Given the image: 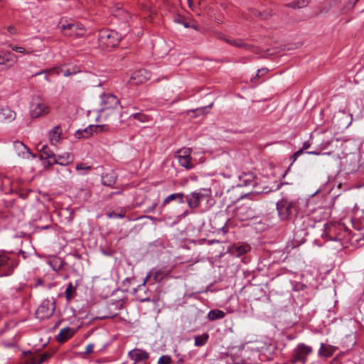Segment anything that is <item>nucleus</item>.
Returning a JSON list of instances; mask_svg holds the SVG:
<instances>
[{
	"instance_id": "f257e3e1",
	"label": "nucleus",
	"mask_w": 364,
	"mask_h": 364,
	"mask_svg": "<svg viewBox=\"0 0 364 364\" xmlns=\"http://www.w3.org/2000/svg\"><path fill=\"white\" fill-rule=\"evenodd\" d=\"M299 198H283L276 204L279 218L282 221L291 220L299 210Z\"/></svg>"
},
{
	"instance_id": "f03ea898",
	"label": "nucleus",
	"mask_w": 364,
	"mask_h": 364,
	"mask_svg": "<svg viewBox=\"0 0 364 364\" xmlns=\"http://www.w3.org/2000/svg\"><path fill=\"white\" fill-rule=\"evenodd\" d=\"M59 28L65 36L78 38L84 37L86 33L85 27L80 23L62 19Z\"/></svg>"
},
{
	"instance_id": "7ed1b4c3",
	"label": "nucleus",
	"mask_w": 364,
	"mask_h": 364,
	"mask_svg": "<svg viewBox=\"0 0 364 364\" xmlns=\"http://www.w3.org/2000/svg\"><path fill=\"white\" fill-rule=\"evenodd\" d=\"M30 114L32 118H38L50 112V107L40 96H34L30 103Z\"/></svg>"
},
{
	"instance_id": "20e7f679",
	"label": "nucleus",
	"mask_w": 364,
	"mask_h": 364,
	"mask_svg": "<svg viewBox=\"0 0 364 364\" xmlns=\"http://www.w3.org/2000/svg\"><path fill=\"white\" fill-rule=\"evenodd\" d=\"M119 40L120 38L118 33L114 31L105 29L100 31L99 33V43L102 47L107 49L115 47Z\"/></svg>"
},
{
	"instance_id": "39448f33",
	"label": "nucleus",
	"mask_w": 364,
	"mask_h": 364,
	"mask_svg": "<svg viewBox=\"0 0 364 364\" xmlns=\"http://www.w3.org/2000/svg\"><path fill=\"white\" fill-rule=\"evenodd\" d=\"M211 198V195L210 191L205 189L198 190L193 192H191L190 194L186 196V200L188 203V205L190 208L194 209L197 208L201 201L207 200Z\"/></svg>"
},
{
	"instance_id": "423d86ee",
	"label": "nucleus",
	"mask_w": 364,
	"mask_h": 364,
	"mask_svg": "<svg viewBox=\"0 0 364 364\" xmlns=\"http://www.w3.org/2000/svg\"><path fill=\"white\" fill-rule=\"evenodd\" d=\"M18 61V57L9 50L0 51V72L12 68Z\"/></svg>"
},
{
	"instance_id": "0eeeda50",
	"label": "nucleus",
	"mask_w": 364,
	"mask_h": 364,
	"mask_svg": "<svg viewBox=\"0 0 364 364\" xmlns=\"http://www.w3.org/2000/svg\"><path fill=\"white\" fill-rule=\"evenodd\" d=\"M16 264L6 254L0 252V277L11 274Z\"/></svg>"
},
{
	"instance_id": "6e6552de",
	"label": "nucleus",
	"mask_w": 364,
	"mask_h": 364,
	"mask_svg": "<svg viewBox=\"0 0 364 364\" xmlns=\"http://www.w3.org/2000/svg\"><path fill=\"white\" fill-rule=\"evenodd\" d=\"M312 352V348L304 343L297 346L292 357L293 363H301L304 364L306 362L307 356Z\"/></svg>"
},
{
	"instance_id": "1a4fd4ad",
	"label": "nucleus",
	"mask_w": 364,
	"mask_h": 364,
	"mask_svg": "<svg viewBox=\"0 0 364 364\" xmlns=\"http://www.w3.org/2000/svg\"><path fill=\"white\" fill-rule=\"evenodd\" d=\"M101 109L102 112L108 109H114L119 105V100L113 94L104 93L101 95Z\"/></svg>"
},
{
	"instance_id": "9d476101",
	"label": "nucleus",
	"mask_w": 364,
	"mask_h": 364,
	"mask_svg": "<svg viewBox=\"0 0 364 364\" xmlns=\"http://www.w3.org/2000/svg\"><path fill=\"white\" fill-rule=\"evenodd\" d=\"M55 308V301L46 299L38 306L36 314L41 319L49 318L53 314Z\"/></svg>"
},
{
	"instance_id": "9b49d317",
	"label": "nucleus",
	"mask_w": 364,
	"mask_h": 364,
	"mask_svg": "<svg viewBox=\"0 0 364 364\" xmlns=\"http://www.w3.org/2000/svg\"><path fill=\"white\" fill-rule=\"evenodd\" d=\"M109 127L107 125L102 124V125H90L88 127L85 128L83 130H78L77 132V136L78 138L83 137V138H87L93 133H102L104 132L108 131Z\"/></svg>"
},
{
	"instance_id": "f8f14e48",
	"label": "nucleus",
	"mask_w": 364,
	"mask_h": 364,
	"mask_svg": "<svg viewBox=\"0 0 364 364\" xmlns=\"http://www.w3.org/2000/svg\"><path fill=\"white\" fill-rule=\"evenodd\" d=\"M150 78L151 73L148 70L145 69H140L132 73L129 82L131 85H137L146 82Z\"/></svg>"
},
{
	"instance_id": "ddd939ff",
	"label": "nucleus",
	"mask_w": 364,
	"mask_h": 364,
	"mask_svg": "<svg viewBox=\"0 0 364 364\" xmlns=\"http://www.w3.org/2000/svg\"><path fill=\"white\" fill-rule=\"evenodd\" d=\"M74 161V156L69 152H63L55 155L51 164H56L63 166H66L72 164Z\"/></svg>"
},
{
	"instance_id": "4468645a",
	"label": "nucleus",
	"mask_w": 364,
	"mask_h": 364,
	"mask_svg": "<svg viewBox=\"0 0 364 364\" xmlns=\"http://www.w3.org/2000/svg\"><path fill=\"white\" fill-rule=\"evenodd\" d=\"M48 139L51 145L56 146L63 139V132L60 126L57 125L48 132Z\"/></svg>"
},
{
	"instance_id": "2eb2a0df",
	"label": "nucleus",
	"mask_w": 364,
	"mask_h": 364,
	"mask_svg": "<svg viewBox=\"0 0 364 364\" xmlns=\"http://www.w3.org/2000/svg\"><path fill=\"white\" fill-rule=\"evenodd\" d=\"M16 114L8 106H0V122H11L16 119Z\"/></svg>"
},
{
	"instance_id": "dca6fc26",
	"label": "nucleus",
	"mask_w": 364,
	"mask_h": 364,
	"mask_svg": "<svg viewBox=\"0 0 364 364\" xmlns=\"http://www.w3.org/2000/svg\"><path fill=\"white\" fill-rule=\"evenodd\" d=\"M129 357L134 363H145L149 358V353L141 349H134L128 353Z\"/></svg>"
},
{
	"instance_id": "f3484780",
	"label": "nucleus",
	"mask_w": 364,
	"mask_h": 364,
	"mask_svg": "<svg viewBox=\"0 0 364 364\" xmlns=\"http://www.w3.org/2000/svg\"><path fill=\"white\" fill-rule=\"evenodd\" d=\"M14 147L17 152V154L21 156L22 158H35V155H33L30 151L29 149L26 145H24L21 141H16L14 143Z\"/></svg>"
},
{
	"instance_id": "a211bd4d",
	"label": "nucleus",
	"mask_w": 364,
	"mask_h": 364,
	"mask_svg": "<svg viewBox=\"0 0 364 364\" xmlns=\"http://www.w3.org/2000/svg\"><path fill=\"white\" fill-rule=\"evenodd\" d=\"M51 353L48 352H44L41 354L32 355L27 359V364H41L49 358H50Z\"/></svg>"
},
{
	"instance_id": "6ab92c4d",
	"label": "nucleus",
	"mask_w": 364,
	"mask_h": 364,
	"mask_svg": "<svg viewBox=\"0 0 364 364\" xmlns=\"http://www.w3.org/2000/svg\"><path fill=\"white\" fill-rule=\"evenodd\" d=\"M251 247L248 244L235 245L231 249V253L236 256L240 257L250 250Z\"/></svg>"
},
{
	"instance_id": "aec40b11",
	"label": "nucleus",
	"mask_w": 364,
	"mask_h": 364,
	"mask_svg": "<svg viewBox=\"0 0 364 364\" xmlns=\"http://www.w3.org/2000/svg\"><path fill=\"white\" fill-rule=\"evenodd\" d=\"M75 333V331L69 327L62 328L58 336H56V339L60 343H63L70 338H71Z\"/></svg>"
},
{
	"instance_id": "412c9836",
	"label": "nucleus",
	"mask_w": 364,
	"mask_h": 364,
	"mask_svg": "<svg viewBox=\"0 0 364 364\" xmlns=\"http://www.w3.org/2000/svg\"><path fill=\"white\" fill-rule=\"evenodd\" d=\"M236 215L242 220L253 217L252 211L247 205H241L240 208H238Z\"/></svg>"
},
{
	"instance_id": "4be33fe9",
	"label": "nucleus",
	"mask_w": 364,
	"mask_h": 364,
	"mask_svg": "<svg viewBox=\"0 0 364 364\" xmlns=\"http://www.w3.org/2000/svg\"><path fill=\"white\" fill-rule=\"evenodd\" d=\"M173 200H177L179 203H185L184 195L182 193H175L168 196L163 201V205H166Z\"/></svg>"
},
{
	"instance_id": "5701e85b",
	"label": "nucleus",
	"mask_w": 364,
	"mask_h": 364,
	"mask_svg": "<svg viewBox=\"0 0 364 364\" xmlns=\"http://www.w3.org/2000/svg\"><path fill=\"white\" fill-rule=\"evenodd\" d=\"M225 316L224 311L219 309H214L209 311L208 318L210 321L221 319Z\"/></svg>"
},
{
	"instance_id": "b1692460",
	"label": "nucleus",
	"mask_w": 364,
	"mask_h": 364,
	"mask_svg": "<svg viewBox=\"0 0 364 364\" xmlns=\"http://www.w3.org/2000/svg\"><path fill=\"white\" fill-rule=\"evenodd\" d=\"M254 176L252 173H245L244 175L240 176V186H247L250 185L253 182Z\"/></svg>"
},
{
	"instance_id": "393cba45",
	"label": "nucleus",
	"mask_w": 364,
	"mask_h": 364,
	"mask_svg": "<svg viewBox=\"0 0 364 364\" xmlns=\"http://www.w3.org/2000/svg\"><path fill=\"white\" fill-rule=\"evenodd\" d=\"M179 164L186 168V169H191L193 168V164L191 162V158L183 157L181 156H176Z\"/></svg>"
},
{
	"instance_id": "a878e982",
	"label": "nucleus",
	"mask_w": 364,
	"mask_h": 364,
	"mask_svg": "<svg viewBox=\"0 0 364 364\" xmlns=\"http://www.w3.org/2000/svg\"><path fill=\"white\" fill-rule=\"evenodd\" d=\"M41 158L47 159H54L55 154L46 145L41 148Z\"/></svg>"
},
{
	"instance_id": "bb28decb",
	"label": "nucleus",
	"mask_w": 364,
	"mask_h": 364,
	"mask_svg": "<svg viewBox=\"0 0 364 364\" xmlns=\"http://www.w3.org/2000/svg\"><path fill=\"white\" fill-rule=\"evenodd\" d=\"M208 338L209 336L207 333H203L200 336H196L194 345L196 346H203L207 343Z\"/></svg>"
},
{
	"instance_id": "cd10ccee",
	"label": "nucleus",
	"mask_w": 364,
	"mask_h": 364,
	"mask_svg": "<svg viewBox=\"0 0 364 364\" xmlns=\"http://www.w3.org/2000/svg\"><path fill=\"white\" fill-rule=\"evenodd\" d=\"M225 41L233 46L242 47V48L246 46L245 43L240 39L228 38V39H225Z\"/></svg>"
},
{
	"instance_id": "c85d7f7f",
	"label": "nucleus",
	"mask_w": 364,
	"mask_h": 364,
	"mask_svg": "<svg viewBox=\"0 0 364 364\" xmlns=\"http://www.w3.org/2000/svg\"><path fill=\"white\" fill-rule=\"evenodd\" d=\"M91 169V166H87L85 164H82V163H80V164H77L76 165V170L80 173V174H85L88 171H90Z\"/></svg>"
},
{
	"instance_id": "c756f323",
	"label": "nucleus",
	"mask_w": 364,
	"mask_h": 364,
	"mask_svg": "<svg viewBox=\"0 0 364 364\" xmlns=\"http://www.w3.org/2000/svg\"><path fill=\"white\" fill-rule=\"evenodd\" d=\"M102 183L105 186H111L115 183V179L108 174L102 177Z\"/></svg>"
},
{
	"instance_id": "7c9ffc66",
	"label": "nucleus",
	"mask_w": 364,
	"mask_h": 364,
	"mask_svg": "<svg viewBox=\"0 0 364 364\" xmlns=\"http://www.w3.org/2000/svg\"><path fill=\"white\" fill-rule=\"evenodd\" d=\"M130 118H133L134 119L139 120L141 122H145L148 120V117L146 115H144L140 112H136V113L131 114Z\"/></svg>"
},
{
	"instance_id": "2f4dec72",
	"label": "nucleus",
	"mask_w": 364,
	"mask_h": 364,
	"mask_svg": "<svg viewBox=\"0 0 364 364\" xmlns=\"http://www.w3.org/2000/svg\"><path fill=\"white\" fill-rule=\"evenodd\" d=\"M192 152V149L191 148H182L178 151L177 156H181L183 157L191 158V154Z\"/></svg>"
},
{
	"instance_id": "473e14b6",
	"label": "nucleus",
	"mask_w": 364,
	"mask_h": 364,
	"mask_svg": "<svg viewBox=\"0 0 364 364\" xmlns=\"http://www.w3.org/2000/svg\"><path fill=\"white\" fill-rule=\"evenodd\" d=\"M74 292H75V288H74L73 284L70 283L65 289L66 299L68 300H70L73 296Z\"/></svg>"
},
{
	"instance_id": "72a5a7b5",
	"label": "nucleus",
	"mask_w": 364,
	"mask_h": 364,
	"mask_svg": "<svg viewBox=\"0 0 364 364\" xmlns=\"http://www.w3.org/2000/svg\"><path fill=\"white\" fill-rule=\"evenodd\" d=\"M306 4H307V1L306 0H300L296 2H292L289 4H288V6H289L294 9H296V8L304 7L306 6Z\"/></svg>"
},
{
	"instance_id": "f704fd0d",
	"label": "nucleus",
	"mask_w": 364,
	"mask_h": 364,
	"mask_svg": "<svg viewBox=\"0 0 364 364\" xmlns=\"http://www.w3.org/2000/svg\"><path fill=\"white\" fill-rule=\"evenodd\" d=\"M319 354L326 357H329L332 355V353L328 350L327 348L323 343H321V348L319 349Z\"/></svg>"
},
{
	"instance_id": "c9c22d12",
	"label": "nucleus",
	"mask_w": 364,
	"mask_h": 364,
	"mask_svg": "<svg viewBox=\"0 0 364 364\" xmlns=\"http://www.w3.org/2000/svg\"><path fill=\"white\" fill-rule=\"evenodd\" d=\"M171 358L168 355H162L159 358L157 364H170Z\"/></svg>"
},
{
	"instance_id": "e433bc0d",
	"label": "nucleus",
	"mask_w": 364,
	"mask_h": 364,
	"mask_svg": "<svg viewBox=\"0 0 364 364\" xmlns=\"http://www.w3.org/2000/svg\"><path fill=\"white\" fill-rule=\"evenodd\" d=\"M9 47L14 51H16L17 53H27L25 48L21 46H14L12 44H9Z\"/></svg>"
},
{
	"instance_id": "4c0bfd02",
	"label": "nucleus",
	"mask_w": 364,
	"mask_h": 364,
	"mask_svg": "<svg viewBox=\"0 0 364 364\" xmlns=\"http://www.w3.org/2000/svg\"><path fill=\"white\" fill-rule=\"evenodd\" d=\"M125 213L124 212H121L119 213H116L114 212L109 213L107 214V218H123L124 217Z\"/></svg>"
},
{
	"instance_id": "58836bf2",
	"label": "nucleus",
	"mask_w": 364,
	"mask_h": 364,
	"mask_svg": "<svg viewBox=\"0 0 364 364\" xmlns=\"http://www.w3.org/2000/svg\"><path fill=\"white\" fill-rule=\"evenodd\" d=\"M255 15L260 17L261 18L266 19L270 16V14L269 12H266V13L263 14L260 11H256Z\"/></svg>"
},
{
	"instance_id": "ea45409f",
	"label": "nucleus",
	"mask_w": 364,
	"mask_h": 364,
	"mask_svg": "<svg viewBox=\"0 0 364 364\" xmlns=\"http://www.w3.org/2000/svg\"><path fill=\"white\" fill-rule=\"evenodd\" d=\"M93 348H94V345L92 343H89L88 345H87V346L85 348V353L87 354V355L92 353L93 351Z\"/></svg>"
},
{
	"instance_id": "a19ab883",
	"label": "nucleus",
	"mask_w": 364,
	"mask_h": 364,
	"mask_svg": "<svg viewBox=\"0 0 364 364\" xmlns=\"http://www.w3.org/2000/svg\"><path fill=\"white\" fill-rule=\"evenodd\" d=\"M8 32L11 34H16L17 32L16 28L14 26H9L6 28Z\"/></svg>"
},
{
	"instance_id": "79ce46f5",
	"label": "nucleus",
	"mask_w": 364,
	"mask_h": 364,
	"mask_svg": "<svg viewBox=\"0 0 364 364\" xmlns=\"http://www.w3.org/2000/svg\"><path fill=\"white\" fill-rule=\"evenodd\" d=\"M306 154H308L309 155H316V156L321 154V152L316 151H307ZM327 154L328 155V154H330V153H328V152H327V153H322V155H327Z\"/></svg>"
},
{
	"instance_id": "37998d69",
	"label": "nucleus",
	"mask_w": 364,
	"mask_h": 364,
	"mask_svg": "<svg viewBox=\"0 0 364 364\" xmlns=\"http://www.w3.org/2000/svg\"><path fill=\"white\" fill-rule=\"evenodd\" d=\"M223 220V222H224V225H223L221 228H218V230H219L220 231H222L223 234H225V233L227 232V230H226L225 225H226V223H227V222L228 221V219H226V218H225V219H224V220Z\"/></svg>"
},
{
	"instance_id": "c03bdc74",
	"label": "nucleus",
	"mask_w": 364,
	"mask_h": 364,
	"mask_svg": "<svg viewBox=\"0 0 364 364\" xmlns=\"http://www.w3.org/2000/svg\"><path fill=\"white\" fill-rule=\"evenodd\" d=\"M303 149H299L297 151H296L294 154H293V159H294V161L296 160V159L301 155L303 154Z\"/></svg>"
},
{
	"instance_id": "a18cd8bd",
	"label": "nucleus",
	"mask_w": 364,
	"mask_h": 364,
	"mask_svg": "<svg viewBox=\"0 0 364 364\" xmlns=\"http://www.w3.org/2000/svg\"><path fill=\"white\" fill-rule=\"evenodd\" d=\"M310 146H311V143L309 141H305L303 144L302 147H301V149H303V151H304V150L308 149L310 147Z\"/></svg>"
},
{
	"instance_id": "49530a36",
	"label": "nucleus",
	"mask_w": 364,
	"mask_h": 364,
	"mask_svg": "<svg viewBox=\"0 0 364 364\" xmlns=\"http://www.w3.org/2000/svg\"><path fill=\"white\" fill-rule=\"evenodd\" d=\"M267 69H266V68L259 69L257 75V76L263 75L265 73H267Z\"/></svg>"
},
{
	"instance_id": "de8ad7c7",
	"label": "nucleus",
	"mask_w": 364,
	"mask_h": 364,
	"mask_svg": "<svg viewBox=\"0 0 364 364\" xmlns=\"http://www.w3.org/2000/svg\"><path fill=\"white\" fill-rule=\"evenodd\" d=\"M212 105H213V104H210V105H208V106H207V107H203L200 108V109H201L203 112H204V111H207V112H208V110L212 107Z\"/></svg>"
},
{
	"instance_id": "09e8293b",
	"label": "nucleus",
	"mask_w": 364,
	"mask_h": 364,
	"mask_svg": "<svg viewBox=\"0 0 364 364\" xmlns=\"http://www.w3.org/2000/svg\"><path fill=\"white\" fill-rule=\"evenodd\" d=\"M48 72H49V70H43V71H41V72H39V73H36V74H35V75H41V74H43V73H48Z\"/></svg>"
},
{
	"instance_id": "8fccbe9b",
	"label": "nucleus",
	"mask_w": 364,
	"mask_h": 364,
	"mask_svg": "<svg viewBox=\"0 0 364 364\" xmlns=\"http://www.w3.org/2000/svg\"><path fill=\"white\" fill-rule=\"evenodd\" d=\"M189 214V211L188 210H186L180 217L181 218H183V217H186Z\"/></svg>"
},
{
	"instance_id": "3c124183",
	"label": "nucleus",
	"mask_w": 364,
	"mask_h": 364,
	"mask_svg": "<svg viewBox=\"0 0 364 364\" xmlns=\"http://www.w3.org/2000/svg\"><path fill=\"white\" fill-rule=\"evenodd\" d=\"M151 273H149V274L146 276V277L145 278V279H144V283H143V284H144H144H145V283L147 282V280L149 279V278L151 277Z\"/></svg>"
},
{
	"instance_id": "603ef678",
	"label": "nucleus",
	"mask_w": 364,
	"mask_h": 364,
	"mask_svg": "<svg viewBox=\"0 0 364 364\" xmlns=\"http://www.w3.org/2000/svg\"><path fill=\"white\" fill-rule=\"evenodd\" d=\"M52 162H53V159H48V161L46 163H47L48 166H52L54 164H51Z\"/></svg>"
},
{
	"instance_id": "864d4df0",
	"label": "nucleus",
	"mask_w": 364,
	"mask_h": 364,
	"mask_svg": "<svg viewBox=\"0 0 364 364\" xmlns=\"http://www.w3.org/2000/svg\"><path fill=\"white\" fill-rule=\"evenodd\" d=\"M177 364H183V360L182 358H180L178 360Z\"/></svg>"
},
{
	"instance_id": "5fc2aeb1",
	"label": "nucleus",
	"mask_w": 364,
	"mask_h": 364,
	"mask_svg": "<svg viewBox=\"0 0 364 364\" xmlns=\"http://www.w3.org/2000/svg\"><path fill=\"white\" fill-rule=\"evenodd\" d=\"M156 203H154V204L153 205V206L150 208V210H151V211H153V210H154V209L156 208Z\"/></svg>"
},
{
	"instance_id": "6e6d98bb",
	"label": "nucleus",
	"mask_w": 364,
	"mask_h": 364,
	"mask_svg": "<svg viewBox=\"0 0 364 364\" xmlns=\"http://www.w3.org/2000/svg\"><path fill=\"white\" fill-rule=\"evenodd\" d=\"M45 79H46V80L50 82V80H49V78L47 76L45 77Z\"/></svg>"
},
{
	"instance_id": "4d7b16f0",
	"label": "nucleus",
	"mask_w": 364,
	"mask_h": 364,
	"mask_svg": "<svg viewBox=\"0 0 364 364\" xmlns=\"http://www.w3.org/2000/svg\"><path fill=\"white\" fill-rule=\"evenodd\" d=\"M141 301H149V299H142Z\"/></svg>"
},
{
	"instance_id": "13d9d810",
	"label": "nucleus",
	"mask_w": 364,
	"mask_h": 364,
	"mask_svg": "<svg viewBox=\"0 0 364 364\" xmlns=\"http://www.w3.org/2000/svg\"><path fill=\"white\" fill-rule=\"evenodd\" d=\"M70 75L69 73H68V74L65 73V76H68V75Z\"/></svg>"
},
{
	"instance_id": "bf43d9fd",
	"label": "nucleus",
	"mask_w": 364,
	"mask_h": 364,
	"mask_svg": "<svg viewBox=\"0 0 364 364\" xmlns=\"http://www.w3.org/2000/svg\"><path fill=\"white\" fill-rule=\"evenodd\" d=\"M68 171L70 173L71 171L70 169H68Z\"/></svg>"
},
{
	"instance_id": "052dcab7",
	"label": "nucleus",
	"mask_w": 364,
	"mask_h": 364,
	"mask_svg": "<svg viewBox=\"0 0 364 364\" xmlns=\"http://www.w3.org/2000/svg\"><path fill=\"white\" fill-rule=\"evenodd\" d=\"M48 228V226H46V227H44L43 228H44V229H46V228Z\"/></svg>"
}]
</instances>
